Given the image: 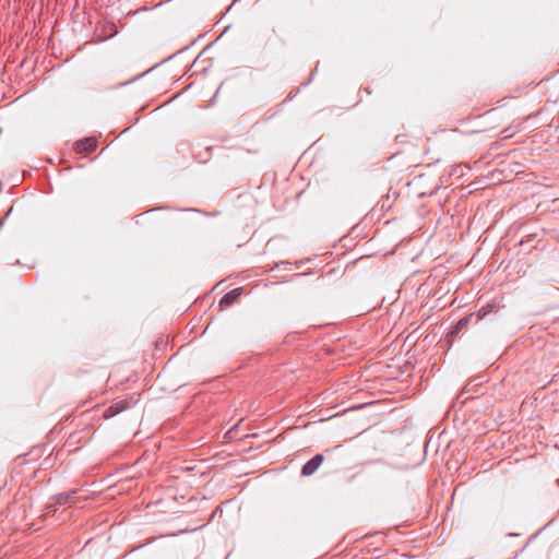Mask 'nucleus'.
Returning <instances> with one entry per match:
<instances>
[{"label":"nucleus","mask_w":559,"mask_h":559,"mask_svg":"<svg viewBox=\"0 0 559 559\" xmlns=\"http://www.w3.org/2000/svg\"><path fill=\"white\" fill-rule=\"evenodd\" d=\"M134 403L135 401L133 400V397L117 400L108 408L105 409L104 417L111 418L118 415L119 413L130 408L131 405Z\"/></svg>","instance_id":"1"},{"label":"nucleus","mask_w":559,"mask_h":559,"mask_svg":"<svg viewBox=\"0 0 559 559\" xmlns=\"http://www.w3.org/2000/svg\"><path fill=\"white\" fill-rule=\"evenodd\" d=\"M324 457L322 454H317L312 459H310L301 468L302 476H310L317 472V469L322 464Z\"/></svg>","instance_id":"2"},{"label":"nucleus","mask_w":559,"mask_h":559,"mask_svg":"<svg viewBox=\"0 0 559 559\" xmlns=\"http://www.w3.org/2000/svg\"><path fill=\"white\" fill-rule=\"evenodd\" d=\"M97 147V141L95 138H86L75 143V151L79 154H88Z\"/></svg>","instance_id":"3"},{"label":"nucleus","mask_w":559,"mask_h":559,"mask_svg":"<svg viewBox=\"0 0 559 559\" xmlns=\"http://www.w3.org/2000/svg\"><path fill=\"white\" fill-rule=\"evenodd\" d=\"M241 293H242L241 288H235V289L230 290L229 293H227L226 295H224L222 297V299L219 300L221 309H224V308L230 306L231 304H234L239 298Z\"/></svg>","instance_id":"4"},{"label":"nucleus","mask_w":559,"mask_h":559,"mask_svg":"<svg viewBox=\"0 0 559 559\" xmlns=\"http://www.w3.org/2000/svg\"><path fill=\"white\" fill-rule=\"evenodd\" d=\"M75 493V491L62 492L55 497L56 504L63 506L70 503V498Z\"/></svg>","instance_id":"5"},{"label":"nucleus","mask_w":559,"mask_h":559,"mask_svg":"<svg viewBox=\"0 0 559 559\" xmlns=\"http://www.w3.org/2000/svg\"><path fill=\"white\" fill-rule=\"evenodd\" d=\"M464 169H469V167H468V166H466V165H459V166H455V167H453V169H452V175L463 176V175H464Z\"/></svg>","instance_id":"6"},{"label":"nucleus","mask_w":559,"mask_h":559,"mask_svg":"<svg viewBox=\"0 0 559 559\" xmlns=\"http://www.w3.org/2000/svg\"><path fill=\"white\" fill-rule=\"evenodd\" d=\"M469 321V317H464L462 318L459 322H457V329H462L463 326H465Z\"/></svg>","instance_id":"7"},{"label":"nucleus","mask_w":559,"mask_h":559,"mask_svg":"<svg viewBox=\"0 0 559 559\" xmlns=\"http://www.w3.org/2000/svg\"><path fill=\"white\" fill-rule=\"evenodd\" d=\"M195 158L199 159L200 163H206V158H202L200 155L195 154Z\"/></svg>","instance_id":"8"},{"label":"nucleus","mask_w":559,"mask_h":559,"mask_svg":"<svg viewBox=\"0 0 559 559\" xmlns=\"http://www.w3.org/2000/svg\"><path fill=\"white\" fill-rule=\"evenodd\" d=\"M201 56H202V53H201V55L195 59V61H194L193 66H195V64H197V62H199V60H200Z\"/></svg>","instance_id":"9"}]
</instances>
